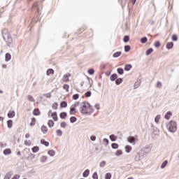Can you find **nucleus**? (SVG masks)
<instances>
[{"label":"nucleus","mask_w":179,"mask_h":179,"mask_svg":"<svg viewBox=\"0 0 179 179\" xmlns=\"http://www.w3.org/2000/svg\"><path fill=\"white\" fill-rule=\"evenodd\" d=\"M29 157L31 158V160H33V159H36V155L31 153Z\"/></svg>","instance_id":"nucleus-62"},{"label":"nucleus","mask_w":179,"mask_h":179,"mask_svg":"<svg viewBox=\"0 0 179 179\" xmlns=\"http://www.w3.org/2000/svg\"><path fill=\"white\" fill-rule=\"evenodd\" d=\"M41 131L43 132V134H47V132H48V129L46 126L43 125L41 127Z\"/></svg>","instance_id":"nucleus-23"},{"label":"nucleus","mask_w":179,"mask_h":179,"mask_svg":"<svg viewBox=\"0 0 179 179\" xmlns=\"http://www.w3.org/2000/svg\"><path fill=\"white\" fill-rule=\"evenodd\" d=\"M136 139H138V136H130L127 138V141L129 143H131V145H136Z\"/></svg>","instance_id":"nucleus-4"},{"label":"nucleus","mask_w":179,"mask_h":179,"mask_svg":"<svg viewBox=\"0 0 179 179\" xmlns=\"http://www.w3.org/2000/svg\"><path fill=\"white\" fill-rule=\"evenodd\" d=\"M7 127L8 128H12V127H13V121L12 120H8L7 121Z\"/></svg>","instance_id":"nucleus-24"},{"label":"nucleus","mask_w":179,"mask_h":179,"mask_svg":"<svg viewBox=\"0 0 179 179\" xmlns=\"http://www.w3.org/2000/svg\"><path fill=\"white\" fill-rule=\"evenodd\" d=\"M117 73H119V75H124V69L123 68H118L117 69Z\"/></svg>","instance_id":"nucleus-37"},{"label":"nucleus","mask_w":179,"mask_h":179,"mask_svg":"<svg viewBox=\"0 0 179 179\" xmlns=\"http://www.w3.org/2000/svg\"><path fill=\"white\" fill-rule=\"evenodd\" d=\"M178 41V36H177V34L172 35V41Z\"/></svg>","instance_id":"nucleus-45"},{"label":"nucleus","mask_w":179,"mask_h":179,"mask_svg":"<svg viewBox=\"0 0 179 179\" xmlns=\"http://www.w3.org/2000/svg\"><path fill=\"white\" fill-rule=\"evenodd\" d=\"M122 82H124V80L122 78H116V80H115V85L118 86L121 83H122Z\"/></svg>","instance_id":"nucleus-15"},{"label":"nucleus","mask_w":179,"mask_h":179,"mask_svg":"<svg viewBox=\"0 0 179 179\" xmlns=\"http://www.w3.org/2000/svg\"><path fill=\"white\" fill-rule=\"evenodd\" d=\"M166 128L169 132L174 133L177 131V123L175 121L171 120L167 124Z\"/></svg>","instance_id":"nucleus-2"},{"label":"nucleus","mask_w":179,"mask_h":179,"mask_svg":"<svg viewBox=\"0 0 179 179\" xmlns=\"http://www.w3.org/2000/svg\"><path fill=\"white\" fill-rule=\"evenodd\" d=\"M10 59H12V55L9 52L6 53V55H5V61H6V62H9Z\"/></svg>","instance_id":"nucleus-7"},{"label":"nucleus","mask_w":179,"mask_h":179,"mask_svg":"<svg viewBox=\"0 0 179 179\" xmlns=\"http://www.w3.org/2000/svg\"><path fill=\"white\" fill-rule=\"evenodd\" d=\"M85 83H87V87H92V85H90V78L87 77Z\"/></svg>","instance_id":"nucleus-36"},{"label":"nucleus","mask_w":179,"mask_h":179,"mask_svg":"<svg viewBox=\"0 0 179 179\" xmlns=\"http://www.w3.org/2000/svg\"><path fill=\"white\" fill-rule=\"evenodd\" d=\"M80 106V111L81 114H84L85 115L88 114V115H91V114L94 112L93 106L90 105L87 101L82 102Z\"/></svg>","instance_id":"nucleus-1"},{"label":"nucleus","mask_w":179,"mask_h":179,"mask_svg":"<svg viewBox=\"0 0 179 179\" xmlns=\"http://www.w3.org/2000/svg\"><path fill=\"white\" fill-rule=\"evenodd\" d=\"M111 177H113V175H111V173H107L105 175V179H111Z\"/></svg>","instance_id":"nucleus-43"},{"label":"nucleus","mask_w":179,"mask_h":179,"mask_svg":"<svg viewBox=\"0 0 179 179\" xmlns=\"http://www.w3.org/2000/svg\"><path fill=\"white\" fill-rule=\"evenodd\" d=\"M52 108H55V110H57V108H58V103H55L52 105Z\"/></svg>","instance_id":"nucleus-63"},{"label":"nucleus","mask_w":179,"mask_h":179,"mask_svg":"<svg viewBox=\"0 0 179 179\" xmlns=\"http://www.w3.org/2000/svg\"><path fill=\"white\" fill-rule=\"evenodd\" d=\"M117 78H118V75H117V73H113L110 76V79L111 82H115Z\"/></svg>","instance_id":"nucleus-8"},{"label":"nucleus","mask_w":179,"mask_h":179,"mask_svg":"<svg viewBox=\"0 0 179 179\" xmlns=\"http://www.w3.org/2000/svg\"><path fill=\"white\" fill-rule=\"evenodd\" d=\"M66 122H62L61 124H60V127L61 128H66Z\"/></svg>","instance_id":"nucleus-53"},{"label":"nucleus","mask_w":179,"mask_h":179,"mask_svg":"<svg viewBox=\"0 0 179 179\" xmlns=\"http://www.w3.org/2000/svg\"><path fill=\"white\" fill-rule=\"evenodd\" d=\"M171 115H173V113H171V111H168L164 116V118L166 120H170V117H171Z\"/></svg>","instance_id":"nucleus-16"},{"label":"nucleus","mask_w":179,"mask_h":179,"mask_svg":"<svg viewBox=\"0 0 179 179\" xmlns=\"http://www.w3.org/2000/svg\"><path fill=\"white\" fill-rule=\"evenodd\" d=\"M2 35L4 41L7 43V45H9L13 43V39L12 38V36L10 35L3 34V33H2Z\"/></svg>","instance_id":"nucleus-3"},{"label":"nucleus","mask_w":179,"mask_h":179,"mask_svg":"<svg viewBox=\"0 0 179 179\" xmlns=\"http://www.w3.org/2000/svg\"><path fill=\"white\" fill-rule=\"evenodd\" d=\"M157 87H158V89H162V82L158 81L157 83Z\"/></svg>","instance_id":"nucleus-58"},{"label":"nucleus","mask_w":179,"mask_h":179,"mask_svg":"<svg viewBox=\"0 0 179 179\" xmlns=\"http://www.w3.org/2000/svg\"><path fill=\"white\" fill-rule=\"evenodd\" d=\"M85 97H90L92 96V91H87L85 93Z\"/></svg>","instance_id":"nucleus-47"},{"label":"nucleus","mask_w":179,"mask_h":179,"mask_svg":"<svg viewBox=\"0 0 179 179\" xmlns=\"http://www.w3.org/2000/svg\"><path fill=\"white\" fill-rule=\"evenodd\" d=\"M3 153L5 155V156H8V155H10V153H12V150H10L9 148H7L3 151Z\"/></svg>","instance_id":"nucleus-17"},{"label":"nucleus","mask_w":179,"mask_h":179,"mask_svg":"<svg viewBox=\"0 0 179 179\" xmlns=\"http://www.w3.org/2000/svg\"><path fill=\"white\" fill-rule=\"evenodd\" d=\"M131 150H132V147L131 145H126L125 146V151L127 153H130Z\"/></svg>","instance_id":"nucleus-28"},{"label":"nucleus","mask_w":179,"mask_h":179,"mask_svg":"<svg viewBox=\"0 0 179 179\" xmlns=\"http://www.w3.org/2000/svg\"><path fill=\"white\" fill-rule=\"evenodd\" d=\"M173 47H174V43H173V42H168L166 43V48H167V50H171V48H173Z\"/></svg>","instance_id":"nucleus-10"},{"label":"nucleus","mask_w":179,"mask_h":179,"mask_svg":"<svg viewBox=\"0 0 179 179\" xmlns=\"http://www.w3.org/2000/svg\"><path fill=\"white\" fill-rule=\"evenodd\" d=\"M12 177V174H10V173H8L6 174L4 179H10Z\"/></svg>","instance_id":"nucleus-48"},{"label":"nucleus","mask_w":179,"mask_h":179,"mask_svg":"<svg viewBox=\"0 0 179 179\" xmlns=\"http://www.w3.org/2000/svg\"><path fill=\"white\" fill-rule=\"evenodd\" d=\"M43 96L45 97H47V99H51V94L48 93V94H43Z\"/></svg>","instance_id":"nucleus-61"},{"label":"nucleus","mask_w":179,"mask_h":179,"mask_svg":"<svg viewBox=\"0 0 179 179\" xmlns=\"http://www.w3.org/2000/svg\"><path fill=\"white\" fill-rule=\"evenodd\" d=\"M60 107H62V108H66V107H68V103L65 101H62L60 103Z\"/></svg>","instance_id":"nucleus-21"},{"label":"nucleus","mask_w":179,"mask_h":179,"mask_svg":"<svg viewBox=\"0 0 179 179\" xmlns=\"http://www.w3.org/2000/svg\"><path fill=\"white\" fill-rule=\"evenodd\" d=\"M118 146H119L118 143H113L111 144L112 149H117L118 148Z\"/></svg>","instance_id":"nucleus-44"},{"label":"nucleus","mask_w":179,"mask_h":179,"mask_svg":"<svg viewBox=\"0 0 179 179\" xmlns=\"http://www.w3.org/2000/svg\"><path fill=\"white\" fill-rule=\"evenodd\" d=\"M140 84H141V83L139 81L136 82L135 85H134V89L139 87Z\"/></svg>","instance_id":"nucleus-59"},{"label":"nucleus","mask_w":179,"mask_h":179,"mask_svg":"<svg viewBox=\"0 0 179 179\" xmlns=\"http://www.w3.org/2000/svg\"><path fill=\"white\" fill-rule=\"evenodd\" d=\"M47 159H48V157H47V156H43V157H41V163H45V162L47 161Z\"/></svg>","instance_id":"nucleus-42"},{"label":"nucleus","mask_w":179,"mask_h":179,"mask_svg":"<svg viewBox=\"0 0 179 179\" xmlns=\"http://www.w3.org/2000/svg\"><path fill=\"white\" fill-rule=\"evenodd\" d=\"M69 77H71V73L64 75L63 81L66 82V83H68V82H69Z\"/></svg>","instance_id":"nucleus-6"},{"label":"nucleus","mask_w":179,"mask_h":179,"mask_svg":"<svg viewBox=\"0 0 179 179\" xmlns=\"http://www.w3.org/2000/svg\"><path fill=\"white\" fill-rule=\"evenodd\" d=\"M129 51H131V46L129 45H124V52H129Z\"/></svg>","instance_id":"nucleus-38"},{"label":"nucleus","mask_w":179,"mask_h":179,"mask_svg":"<svg viewBox=\"0 0 179 179\" xmlns=\"http://www.w3.org/2000/svg\"><path fill=\"white\" fill-rule=\"evenodd\" d=\"M89 174H90V170L86 169L83 173V177L86 178L87 177H89Z\"/></svg>","instance_id":"nucleus-12"},{"label":"nucleus","mask_w":179,"mask_h":179,"mask_svg":"<svg viewBox=\"0 0 179 179\" xmlns=\"http://www.w3.org/2000/svg\"><path fill=\"white\" fill-rule=\"evenodd\" d=\"M109 142L110 141H108V139L103 138V143H104L105 146H107L108 145Z\"/></svg>","instance_id":"nucleus-56"},{"label":"nucleus","mask_w":179,"mask_h":179,"mask_svg":"<svg viewBox=\"0 0 179 179\" xmlns=\"http://www.w3.org/2000/svg\"><path fill=\"white\" fill-rule=\"evenodd\" d=\"M90 140L92 141V142H94V141H96V136H94V135L91 136Z\"/></svg>","instance_id":"nucleus-64"},{"label":"nucleus","mask_w":179,"mask_h":179,"mask_svg":"<svg viewBox=\"0 0 179 179\" xmlns=\"http://www.w3.org/2000/svg\"><path fill=\"white\" fill-rule=\"evenodd\" d=\"M54 121L52 120H50L48 122V125L49 127V128H52V127H54Z\"/></svg>","instance_id":"nucleus-35"},{"label":"nucleus","mask_w":179,"mask_h":179,"mask_svg":"<svg viewBox=\"0 0 179 179\" xmlns=\"http://www.w3.org/2000/svg\"><path fill=\"white\" fill-rule=\"evenodd\" d=\"M48 155H49V156H51V157H53V156H55V150H48Z\"/></svg>","instance_id":"nucleus-25"},{"label":"nucleus","mask_w":179,"mask_h":179,"mask_svg":"<svg viewBox=\"0 0 179 179\" xmlns=\"http://www.w3.org/2000/svg\"><path fill=\"white\" fill-rule=\"evenodd\" d=\"M123 41L124 43H128V41H129V36L128 35L124 36L123 38Z\"/></svg>","instance_id":"nucleus-40"},{"label":"nucleus","mask_w":179,"mask_h":179,"mask_svg":"<svg viewBox=\"0 0 179 179\" xmlns=\"http://www.w3.org/2000/svg\"><path fill=\"white\" fill-rule=\"evenodd\" d=\"M72 98H73V100H78V99H79V94H73Z\"/></svg>","instance_id":"nucleus-52"},{"label":"nucleus","mask_w":179,"mask_h":179,"mask_svg":"<svg viewBox=\"0 0 179 179\" xmlns=\"http://www.w3.org/2000/svg\"><path fill=\"white\" fill-rule=\"evenodd\" d=\"M159 120H160V115H157L155 118V122L158 124Z\"/></svg>","instance_id":"nucleus-54"},{"label":"nucleus","mask_w":179,"mask_h":179,"mask_svg":"<svg viewBox=\"0 0 179 179\" xmlns=\"http://www.w3.org/2000/svg\"><path fill=\"white\" fill-rule=\"evenodd\" d=\"M36 125V117H32L31 118V122L30 123L31 127H34Z\"/></svg>","instance_id":"nucleus-39"},{"label":"nucleus","mask_w":179,"mask_h":179,"mask_svg":"<svg viewBox=\"0 0 179 179\" xmlns=\"http://www.w3.org/2000/svg\"><path fill=\"white\" fill-rule=\"evenodd\" d=\"M131 69H132V64H126L124 66V71L127 72L131 71Z\"/></svg>","instance_id":"nucleus-14"},{"label":"nucleus","mask_w":179,"mask_h":179,"mask_svg":"<svg viewBox=\"0 0 179 179\" xmlns=\"http://www.w3.org/2000/svg\"><path fill=\"white\" fill-rule=\"evenodd\" d=\"M109 138L110 139V141L112 142H115V141H117V136H115V135H114V134L110 135Z\"/></svg>","instance_id":"nucleus-27"},{"label":"nucleus","mask_w":179,"mask_h":179,"mask_svg":"<svg viewBox=\"0 0 179 179\" xmlns=\"http://www.w3.org/2000/svg\"><path fill=\"white\" fill-rule=\"evenodd\" d=\"M153 52V48H148L146 52H145V55H150V54H152Z\"/></svg>","instance_id":"nucleus-33"},{"label":"nucleus","mask_w":179,"mask_h":179,"mask_svg":"<svg viewBox=\"0 0 179 179\" xmlns=\"http://www.w3.org/2000/svg\"><path fill=\"white\" fill-rule=\"evenodd\" d=\"M100 167H105L106 166V162L105 161H102L101 162H100V164H99Z\"/></svg>","instance_id":"nucleus-60"},{"label":"nucleus","mask_w":179,"mask_h":179,"mask_svg":"<svg viewBox=\"0 0 179 179\" xmlns=\"http://www.w3.org/2000/svg\"><path fill=\"white\" fill-rule=\"evenodd\" d=\"M15 110H10L8 113V118H13V117H15Z\"/></svg>","instance_id":"nucleus-9"},{"label":"nucleus","mask_w":179,"mask_h":179,"mask_svg":"<svg viewBox=\"0 0 179 179\" xmlns=\"http://www.w3.org/2000/svg\"><path fill=\"white\" fill-rule=\"evenodd\" d=\"M88 73H89V75H94V69H90L88 70Z\"/></svg>","instance_id":"nucleus-55"},{"label":"nucleus","mask_w":179,"mask_h":179,"mask_svg":"<svg viewBox=\"0 0 179 179\" xmlns=\"http://www.w3.org/2000/svg\"><path fill=\"white\" fill-rule=\"evenodd\" d=\"M31 150H32L33 153H37V152H38V150H40V148L38 146H34L31 148Z\"/></svg>","instance_id":"nucleus-31"},{"label":"nucleus","mask_w":179,"mask_h":179,"mask_svg":"<svg viewBox=\"0 0 179 179\" xmlns=\"http://www.w3.org/2000/svg\"><path fill=\"white\" fill-rule=\"evenodd\" d=\"M27 99L29 101H34V98H33V96L31 95H29L27 96Z\"/></svg>","instance_id":"nucleus-57"},{"label":"nucleus","mask_w":179,"mask_h":179,"mask_svg":"<svg viewBox=\"0 0 179 179\" xmlns=\"http://www.w3.org/2000/svg\"><path fill=\"white\" fill-rule=\"evenodd\" d=\"M68 115V113H66V112H62L59 114V117L62 120H65V118H66Z\"/></svg>","instance_id":"nucleus-11"},{"label":"nucleus","mask_w":179,"mask_h":179,"mask_svg":"<svg viewBox=\"0 0 179 179\" xmlns=\"http://www.w3.org/2000/svg\"><path fill=\"white\" fill-rule=\"evenodd\" d=\"M154 45H155V48H159L161 45L160 41H155Z\"/></svg>","instance_id":"nucleus-46"},{"label":"nucleus","mask_w":179,"mask_h":179,"mask_svg":"<svg viewBox=\"0 0 179 179\" xmlns=\"http://www.w3.org/2000/svg\"><path fill=\"white\" fill-rule=\"evenodd\" d=\"M152 138L153 139H157V138H159V130L155 131L152 133Z\"/></svg>","instance_id":"nucleus-18"},{"label":"nucleus","mask_w":179,"mask_h":179,"mask_svg":"<svg viewBox=\"0 0 179 179\" xmlns=\"http://www.w3.org/2000/svg\"><path fill=\"white\" fill-rule=\"evenodd\" d=\"M140 41L141 44H145V43H148V37L143 36V38H141Z\"/></svg>","instance_id":"nucleus-29"},{"label":"nucleus","mask_w":179,"mask_h":179,"mask_svg":"<svg viewBox=\"0 0 179 179\" xmlns=\"http://www.w3.org/2000/svg\"><path fill=\"white\" fill-rule=\"evenodd\" d=\"M121 54H122V52L121 51H118V52H115L113 55V58H118V57H120V55H121Z\"/></svg>","instance_id":"nucleus-32"},{"label":"nucleus","mask_w":179,"mask_h":179,"mask_svg":"<svg viewBox=\"0 0 179 179\" xmlns=\"http://www.w3.org/2000/svg\"><path fill=\"white\" fill-rule=\"evenodd\" d=\"M138 155H139V157H145V156H148L146 148L141 149V152Z\"/></svg>","instance_id":"nucleus-5"},{"label":"nucleus","mask_w":179,"mask_h":179,"mask_svg":"<svg viewBox=\"0 0 179 179\" xmlns=\"http://www.w3.org/2000/svg\"><path fill=\"white\" fill-rule=\"evenodd\" d=\"M167 164H169V161L168 160L164 161L161 165V169H165Z\"/></svg>","instance_id":"nucleus-34"},{"label":"nucleus","mask_w":179,"mask_h":179,"mask_svg":"<svg viewBox=\"0 0 179 179\" xmlns=\"http://www.w3.org/2000/svg\"><path fill=\"white\" fill-rule=\"evenodd\" d=\"M47 76H50V75H54V69H48L46 71Z\"/></svg>","instance_id":"nucleus-19"},{"label":"nucleus","mask_w":179,"mask_h":179,"mask_svg":"<svg viewBox=\"0 0 179 179\" xmlns=\"http://www.w3.org/2000/svg\"><path fill=\"white\" fill-rule=\"evenodd\" d=\"M69 113H70L71 115L75 114L76 113V108L73 106H71L70 108Z\"/></svg>","instance_id":"nucleus-20"},{"label":"nucleus","mask_w":179,"mask_h":179,"mask_svg":"<svg viewBox=\"0 0 179 179\" xmlns=\"http://www.w3.org/2000/svg\"><path fill=\"white\" fill-rule=\"evenodd\" d=\"M93 179H99V175L97 174V172H94L92 175Z\"/></svg>","instance_id":"nucleus-50"},{"label":"nucleus","mask_w":179,"mask_h":179,"mask_svg":"<svg viewBox=\"0 0 179 179\" xmlns=\"http://www.w3.org/2000/svg\"><path fill=\"white\" fill-rule=\"evenodd\" d=\"M40 114H41V113H40V109L36 108V109H34V110H33V115H34L38 116V115H40Z\"/></svg>","instance_id":"nucleus-26"},{"label":"nucleus","mask_w":179,"mask_h":179,"mask_svg":"<svg viewBox=\"0 0 179 179\" xmlns=\"http://www.w3.org/2000/svg\"><path fill=\"white\" fill-rule=\"evenodd\" d=\"M76 121H78V118H76V117H75V116H71V117H70V122H71V124H73V123L76 122Z\"/></svg>","instance_id":"nucleus-30"},{"label":"nucleus","mask_w":179,"mask_h":179,"mask_svg":"<svg viewBox=\"0 0 179 179\" xmlns=\"http://www.w3.org/2000/svg\"><path fill=\"white\" fill-rule=\"evenodd\" d=\"M121 155H122V150H117L116 151L115 155H116V156H121Z\"/></svg>","instance_id":"nucleus-51"},{"label":"nucleus","mask_w":179,"mask_h":179,"mask_svg":"<svg viewBox=\"0 0 179 179\" xmlns=\"http://www.w3.org/2000/svg\"><path fill=\"white\" fill-rule=\"evenodd\" d=\"M41 145H44V146H50V143L48 141H46L45 139L41 140Z\"/></svg>","instance_id":"nucleus-22"},{"label":"nucleus","mask_w":179,"mask_h":179,"mask_svg":"<svg viewBox=\"0 0 179 179\" xmlns=\"http://www.w3.org/2000/svg\"><path fill=\"white\" fill-rule=\"evenodd\" d=\"M56 134L57 135V136H61L62 135V130L61 129H57L56 131Z\"/></svg>","instance_id":"nucleus-49"},{"label":"nucleus","mask_w":179,"mask_h":179,"mask_svg":"<svg viewBox=\"0 0 179 179\" xmlns=\"http://www.w3.org/2000/svg\"><path fill=\"white\" fill-rule=\"evenodd\" d=\"M63 89H64V90H66V92H69V85H68V84H64V85H63Z\"/></svg>","instance_id":"nucleus-41"},{"label":"nucleus","mask_w":179,"mask_h":179,"mask_svg":"<svg viewBox=\"0 0 179 179\" xmlns=\"http://www.w3.org/2000/svg\"><path fill=\"white\" fill-rule=\"evenodd\" d=\"M52 117L54 121H58V115L57 112L52 113Z\"/></svg>","instance_id":"nucleus-13"}]
</instances>
